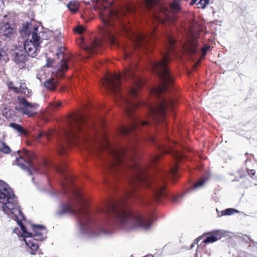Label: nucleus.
Instances as JSON below:
<instances>
[{
    "mask_svg": "<svg viewBox=\"0 0 257 257\" xmlns=\"http://www.w3.org/2000/svg\"><path fill=\"white\" fill-rule=\"evenodd\" d=\"M15 33V29L8 22H2L1 23L0 34L2 36L10 38Z\"/></svg>",
    "mask_w": 257,
    "mask_h": 257,
    "instance_id": "17",
    "label": "nucleus"
},
{
    "mask_svg": "<svg viewBox=\"0 0 257 257\" xmlns=\"http://www.w3.org/2000/svg\"><path fill=\"white\" fill-rule=\"evenodd\" d=\"M13 55L14 62L20 69H29L31 66L28 61L29 57L22 48L15 49Z\"/></svg>",
    "mask_w": 257,
    "mask_h": 257,
    "instance_id": "14",
    "label": "nucleus"
},
{
    "mask_svg": "<svg viewBox=\"0 0 257 257\" xmlns=\"http://www.w3.org/2000/svg\"><path fill=\"white\" fill-rule=\"evenodd\" d=\"M209 46H206L205 47L202 48V57L204 56L206 53L207 50L209 49Z\"/></svg>",
    "mask_w": 257,
    "mask_h": 257,
    "instance_id": "38",
    "label": "nucleus"
},
{
    "mask_svg": "<svg viewBox=\"0 0 257 257\" xmlns=\"http://www.w3.org/2000/svg\"><path fill=\"white\" fill-rule=\"evenodd\" d=\"M56 68L58 74H63L65 73L68 69L66 59L63 58L57 65Z\"/></svg>",
    "mask_w": 257,
    "mask_h": 257,
    "instance_id": "21",
    "label": "nucleus"
},
{
    "mask_svg": "<svg viewBox=\"0 0 257 257\" xmlns=\"http://www.w3.org/2000/svg\"><path fill=\"white\" fill-rule=\"evenodd\" d=\"M50 31L52 33L54 39H55L56 41H60L63 38V36L61 34V32L59 31V30H50Z\"/></svg>",
    "mask_w": 257,
    "mask_h": 257,
    "instance_id": "27",
    "label": "nucleus"
},
{
    "mask_svg": "<svg viewBox=\"0 0 257 257\" xmlns=\"http://www.w3.org/2000/svg\"><path fill=\"white\" fill-rule=\"evenodd\" d=\"M206 179H202L198 181L196 184L194 185L193 188L197 189L202 187L203 186V185L206 183Z\"/></svg>",
    "mask_w": 257,
    "mask_h": 257,
    "instance_id": "30",
    "label": "nucleus"
},
{
    "mask_svg": "<svg viewBox=\"0 0 257 257\" xmlns=\"http://www.w3.org/2000/svg\"><path fill=\"white\" fill-rule=\"evenodd\" d=\"M10 127L13 128L15 131L19 133L20 135H27V132L20 124L12 122L9 125Z\"/></svg>",
    "mask_w": 257,
    "mask_h": 257,
    "instance_id": "24",
    "label": "nucleus"
},
{
    "mask_svg": "<svg viewBox=\"0 0 257 257\" xmlns=\"http://www.w3.org/2000/svg\"><path fill=\"white\" fill-rule=\"evenodd\" d=\"M166 40L167 41V47L168 50H170L171 49V47H172L173 45L175 43L174 39L172 38L171 35L167 34L166 35Z\"/></svg>",
    "mask_w": 257,
    "mask_h": 257,
    "instance_id": "29",
    "label": "nucleus"
},
{
    "mask_svg": "<svg viewBox=\"0 0 257 257\" xmlns=\"http://www.w3.org/2000/svg\"><path fill=\"white\" fill-rule=\"evenodd\" d=\"M177 167L176 166H174L173 167V168H172L171 170V173L175 176V172H176V171L177 170Z\"/></svg>",
    "mask_w": 257,
    "mask_h": 257,
    "instance_id": "40",
    "label": "nucleus"
},
{
    "mask_svg": "<svg viewBox=\"0 0 257 257\" xmlns=\"http://www.w3.org/2000/svg\"><path fill=\"white\" fill-rule=\"evenodd\" d=\"M0 151L5 154H9L11 151V149L5 143L0 142Z\"/></svg>",
    "mask_w": 257,
    "mask_h": 257,
    "instance_id": "28",
    "label": "nucleus"
},
{
    "mask_svg": "<svg viewBox=\"0 0 257 257\" xmlns=\"http://www.w3.org/2000/svg\"><path fill=\"white\" fill-rule=\"evenodd\" d=\"M217 212H218V216H222L223 215H230L234 213L237 212L238 211L232 208H228L221 212L220 213L218 212V210L216 209Z\"/></svg>",
    "mask_w": 257,
    "mask_h": 257,
    "instance_id": "26",
    "label": "nucleus"
},
{
    "mask_svg": "<svg viewBox=\"0 0 257 257\" xmlns=\"http://www.w3.org/2000/svg\"><path fill=\"white\" fill-rule=\"evenodd\" d=\"M197 1H198V0H192V1H191V3H190V5L191 6L193 5L194 4H195L196 3V2H197Z\"/></svg>",
    "mask_w": 257,
    "mask_h": 257,
    "instance_id": "42",
    "label": "nucleus"
},
{
    "mask_svg": "<svg viewBox=\"0 0 257 257\" xmlns=\"http://www.w3.org/2000/svg\"><path fill=\"white\" fill-rule=\"evenodd\" d=\"M210 0H200L197 5L199 6L198 8H201L202 9L205 8V7L209 4Z\"/></svg>",
    "mask_w": 257,
    "mask_h": 257,
    "instance_id": "33",
    "label": "nucleus"
},
{
    "mask_svg": "<svg viewBox=\"0 0 257 257\" xmlns=\"http://www.w3.org/2000/svg\"><path fill=\"white\" fill-rule=\"evenodd\" d=\"M148 123V122L141 120L138 118L134 117L133 119L132 122L128 127L122 126L120 129V132L123 135H126L130 133L132 130L137 128L138 126L141 125H145Z\"/></svg>",
    "mask_w": 257,
    "mask_h": 257,
    "instance_id": "16",
    "label": "nucleus"
},
{
    "mask_svg": "<svg viewBox=\"0 0 257 257\" xmlns=\"http://www.w3.org/2000/svg\"><path fill=\"white\" fill-rule=\"evenodd\" d=\"M76 31L79 33H81L84 31V29L81 27H78L76 28Z\"/></svg>",
    "mask_w": 257,
    "mask_h": 257,
    "instance_id": "39",
    "label": "nucleus"
},
{
    "mask_svg": "<svg viewBox=\"0 0 257 257\" xmlns=\"http://www.w3.org/2000/svg\"><path fill=\"white\" fill-rule=\"evenodd\" d=\"M46 88L50 90H54L57 86V81L54 78H50L44 83Z\"/></svg>",
    "mask_w": 257,
    "mask_h": 257,
    "instance_id": "25",
    "label": "nucleus"
},
{
    "mask_svg": "<svg viewBox=\"0 0 257 257\" xmlns=\"http://www.w3.org/2000/svg\"><path fill=\"white\" fill-rule=\"evenodd\" d=\"M15 161L13 164L19 166L24 170H27L30 175L32 174V171H36L29 160V154L26 151H18L15 154Z\"/></svg>",
    "mask_w": 257,
    "mask_h": 257,
    "instance_id": "13",
    "label": "nucleus"
},
{
    "mask_svg": "<svg viewBox=\"0 0 257 257\" xmlns=\"http://www.w3.org/2000/svg\"><path fill=\"white\" fill-rule=\"evenodd\" d=\"M50 135V134L49 133H46V132H41L39 134V135L37 138V140L38 141L39 138H40L41 137H42L43 136H46L47 138V139H49V137Z\"/></svg>",
    "mask_w": 257,
    "mask_h": 257,
    "instance_id": "35",
    "label": "nucleus"
},
{
    "mask_svg": "<svg viewBox=\"0 0 257 257\" xmlns=\"http://www.w3.org/2000/svg\"><path fill=\"white\" fill-rule=\"evenodd\" d=\"M23 37L29 35L31 36L30 39L25 41L24 50L30 57L36 56L40 48V44L42 41V32H39L38 27L32 26L31 24H26L23 25L20 30Z\"/></svg>",
    "mask_w": 257,
    "mask_h": 257,
    "instance_id": "7",
    "label": "nucleus"
},
{
    "mask_svg": "<svg viewBox=\"0 0 257 257\" xmlns=\"http://www.w3.org/2000/svg\"><path fill=\"white\" fill-rule=\"evenodd\" d=\"M197 39L194 37L188 39L187 42L184 45L183 48L186 53L192 54L196 51V46L197 45Z\"/></svg>",
    "mask_w": 257,
    "mask_h": 257,
    "instance_id": "19",
    "label": "nucleus"
},
{
    "mask_svg": "<svg viewBox=\"0 0 257 257\" xmlns=\"http://www.w3.org/2000/svg\"><path fill=\"white\" fill-rule=\"evenodd\" d=\"M135 11L133 6H128L123 10L118 12L109 8H105L101 10L100 17L104 26L100 30V33L104 39H107L112 45H116L114 37L115 29L114 21L120 20L126 13H132Z\"/></svg>",
    "mask_w": 257,
    "mask_h": 257,
    "instance_id": "5",
    "label": "nucleus"
},
{
    "mask_svg": "<svg viewBox=\"0 0 257 257\" xmlns=\"http://www.w3.org/2000/svg\"><path fill=\"white\" fill-rule=\"evenodd\" d=\"M85 121V118L81 114H78L71 118L69 129L66 132V140L68 143H75L76 141L79 139L78 133L83 131Z\"/></svg>",
    "mask_w": 257,
    "mask_h": 257,
    "instance_id": "10",
    "label": "nucleus"
},
{
    "mask_svg": "<svg viewBox=\"0 0 257 257\" xmlns=\"http://www.w3.org/2000/svg\"><path fill=\"white\" fill-rule=\"evenodd\" d=\"M32 91L29 90L24 82H21L18 87V93L24 94L25 96L29 97L31 95Z\"/></svg>",
    "mask_w": 257,
    "mask_h": 257,
    "instance_id": "23",
    "label": "nucleus"
},
{
    "mask_svg": "<svg viewBox=\"0 0 257 257\" xmlns=\"http://www.w3.org/2000/svg\"><path fill=\"white\" fill-rule=\"evenodd\" d=\"M61 105V102H57L54 103L52 104V107L54 109H58L60 107Z\"/></svg>",
    "mask_w": 257,
    "mask_h": 257,
    "instance_id": "36",
    "label": "nucleus"
},
{
    "mask_svg": "<svg viewBox=\"0 0 257 257\" xmlns=\"http://www.w3.org/2000/svg\"><path fill=\"white\" fill-rule=\"evenodd\" d=\"M193 246H194V244H192L191 245V248H192Z\"/></svg>",
    "mask_w": 257,
    "mask_h": 257,
    "instance_id": "49",
    "label": "nucleus"
},
{
    "mask_svg": "<svg viewBox=\"0 0 257 257\" xmlns=\"http://www.w3.org/2000/svg\"><path fill=\"white\" fill-rule=\"evenodd\" d=\"M168 55L167 52L163 55L161 60L152 64V69L157 74L161 81V86L153 90L154 93L157 95H160L165 91L167 87L173 82V78L170 74L167 66L169 61Z\"/></svg>",
    "mask_w": 257,
    "mask_h": 257,
    "instance_id": "8",
    "label": "nucleus"
},
{
    "mask_svg": "<svg viewBox=\"0 0 257 257\" xmlns=\"http://www.w3.org/2000/svg\"><path fill=\"white\" fill-rule=\"evenodd\" d=\"M250 173H251L252 175H254V174H255V171H254V170H250Z\"/></svg>",
    "mask_w": 257,
    "mask_h": 257,
    "instance_id": "43",
    "label": "nucleus"
},
{
    "mask_svg": "<svg viewBox=\"0 0 257 257\" xmlns=\"http://www.w3.org/2000/svg\"><path fill=\"white\" fill-rule=\"evenodd\" d=\"M64 49L65 48L62 47H59L58 48V52L57 53L56 55L58 58H60V56L63 55Z\"/></svg>",
    "mask_w": 257,
    "mask_h": 257,
    "instance_id": "34",
    "label": "nucleus"
},
{
    "mask_svg": "<svg viewBox=\"0 0 257 257\" xmlns=\"http://www.w3.org/2000/svg\"><path fill=\"white\" fill-rule=\"evenodd\" d=\"M8 88L12 91L18 93V87L15 86L14 83L11 81H8L7 83Z\"/></svg>",
    "mask_w": 257,
    "mask_h": 257,
    "instance_id": "31",
    "label": "nucleus"
},
{
    "mask_svg": "<svg viewBox=\"0 0 257 257\" xmlns=\"http://www.w3.org/2000/svg\"><path fill=\"white\" fill-rule=\"evenodd\" d=\"M124 29H125V31H128V29L127 28H125Z\"/></svg>",
    "mask_w": 257,
    "mask_h": 257,
    "instance_id": "48",
    "label": "nucleus"
},
{
    "mask_svg": "<svg viewBox=\"0 0 257 257\" xmlns=\"http://www.w3.org/2000/svg\"><path fill=\"white\" fill-rule=\"evenodd\" d=\"M220 233L219 231H215L207 234H204L200 236L197 242L201 239H203V242L205 243H213L220 238Z\"/></svg>",
    "mask_w": 257,
    "mask_h": 257,
    "instance_id": "18",
    "label": "nucleus"
},
{
    "mask_svg": "<svg viewBox=\"0 0 257 257\" xmlns=\"http://www.w3.org/2000/svg\"><path fill=\"white\" fill-rule=\"evenodd\" d=\"M59 216L64 214H74L78 217L79 220L78 229L81 234L86 235L88 236H96L100 234H108L109 232L104 228L99 229L97 232L93 234L89 235L91 231L89 225V217L86 210L79 208L77 210L73 209L69 204L62 205L57 212Z\"/></svg>",
    "mask_w": 257,
    "mask_h": 257,
    "instance_id": "6",
    "label": "nucleus"
},
{
    "mask_svg": "<svg viewBox=\"0 0 257 257\" xmlns=\"http://www.w3.org/2000/svg\"><path fill=\"white\" fill-rule=\"evenodd\" d=\"M105 213L111 212L118 218L120 226L124 228L138 227L148 229L151 225L150 218L138 213H132L121 203H112L104 211Z\"/></svg>",
    "mask_w": 257,
    "mask_h": 257,
    "instance_id": "4",
    "label": "nucleus"
},
{
    "mask_svg": "<svg viewBox=\"0 0 257 257\" xmlns=\"http://www.w3.org/2000/svg\"><path fill=\"white\" fill-rule=\"evenodd\" d=\"M39 106L37 103L30 102L24 97L18 96L15 109L19 113L33 117L37 114Z\"/></svg>",
    "mask_w": 257,
    "mask_h": 257,
    "instance_id": "12",
    "label": "nucleus"
},
{
    "mask_svg": "<svg viewBox=\"0 0 257 257\" xmlns=\"http://www.w3.org/2000/svg\"><path fill=\"white\" fill-rule=\"evenodd\" d=\"M0 206L9 218L17 222L20 226L21 236L24 237L26 246L30 249L31 254H36L38 248L36 240H42L45 238L46 228L42 225H33V233H30L24 226L22 221L25 220L24 215L18 204L17 198L10 187L2 180H0Z\"/></svg>",
    "mask_w": 257,
    "mask_h": 257,
    "instance_id": "2",
    "label": "nucleus"
},
{
    "mask_svg": "<svg viewBox=\"0 0 257 257\" xmlns=\"http://www.w3.org/2000/svg\"><path fill=\"white\" fill-rule=\"evenodd\" d=\"M163 151L166 153H172L176 160H180L184 157L183 155L176 150H174L171 146H164Z\"/></svg>",
    "mask_w": 257,
    "mask_h": 257,
    "instance_id": "22",
    "label": "nucleus"
},
{
    "mask_svg": "<svg viewBox=\"0 0 257 257\" xmlns=\"http://www.w3.org/2000/svg\"><path fill=\"white\" fill-rule=\"evenodd\" d=\"M85 147L94 153L98 154L102 149H105L110 158L107 160V168L112 171H121L127 169L131 171L128 178V183L131 188L127 192V195L131 194L132 190L143 186L149 187L152 192L154 199L159 201V198L165 195L164 181L162 177L153 179L147 174L148 167L139 164L136 161L126 162L123 157L126 153L124 148L110 146L106 139L98 140L92 137H85L81 139Z\"/></svg>",
    "mask_w": 257,
    "mask_h": 257,
    "instance_id": "1",
    "label": "nucleus"
},
{
    "mask_svg": "<svg viewBox=\"0 0 257 257\" xmlns=\"http://www.w3.org/2000/svg\"><path fill=\"white\" fill-rule=\"evenodd\" d=\"M52 63V61H51V63H49V61H48V63H47V65L48 66H50V65H51Z\"/></svg>",
    "mask_w": 257,
    "mask_h": 257,
    "instance_id": "45",
    "label": "nucleus"
},
{
    "mask_svg": "<svg viewBox=\"0 0 257 257\" xmlns=\"http://www.w3.org/2000/svg\"><path fill=\"white\" fill-rule=\"evenodd\" d=\"M56 169L57 171L58 172H59L60 174H62L63 172V170L64 168V167L63 166H56Z\"/></svg>",
    "mask_w": 257,
    "mask_h": 257,
    "instance_id": "37",
    "label": "nucleus"
},
{
    "mask_svg": "<svg viewBox=\"0 0 257 257\" xmlns=\"http://www.w3.org/2000/svg\"><path fill=\"white\" fill-rule=\"evenodd\" d=\"M174 101L170 98H160L158 103L154 106L149 105L150 117L155 121L163 118L165 115V110L172 106Z\"/></svg>",
    "mask_w": 257,
    "mask_h": 257,
    "instance_id": "11",
    "label": "nucleus"
},
{
    "mask_svg": "<svg viewBox=\"0 0 257 257\" xmlns=\"http://www.w3.org/2000/svg\"><path fill=\"white\" fill-rule=\"evenodd\" d=\"M145 257H153V256L152 255H151V254H150V255H147V256H146Z\"/></svg>",
    "mask_w": 257,
    "mask_h": 257,
    "instance_id": "47",
    "label": "nucleus"
},
{
    "mask_svg": "<svg viewBox=\"0 0 257 257\" xmlns=\"http://www.w3.org/2000/svg\"><path fill=\"white\" fill-rule=\"evenodd\" d=\"M102 45L101 42L99 40H93L87 46L84 47V50L89 54H93L97 50L101 48Z\"/></svg>",
    "mask_w": 257,
    "mask_h": 257,
    "instance_id": "20",
    "label": "nucleus"
},
{
    "mask_svg": "<svg viewBox=\"0 0 257 257\" xmlns=\"http://www.w3.org/2000/svg\"><path fill=\"white\" fill-rule=\"evenodd\" d=\"M145 6L150 9L155 6L157 7L155 12H153L152 15L155 20L157 22L163 23L165 21L172 22L176 19L174 12L180 9V5L177 3L174 2L170 5V9H167L162 6H157V0H142Z\"/></svg>",
    "mask_w": 257,
    "mask_h": 257,
    "instance_id": "9",
    "label": "nucleus"
},
{
    "mask_svg": "<svg viewBox=\"0 0 257 257\" xmlns=\"http://www.w3.org/2000/svg\"><path fill=\"white\" fill-rule=\"evenodd\" d=\"M68 8L71 11H72L73 12H76L78 9L77 4L75 3L72 2H70L68 5Z\"/></svg>",
    "mask_w": 257,
    "mask_h": 257,
    "instance_id": "32",
    "label": "nucleus"
},
{
    "mask_svg": "<svg viewBox=\"0 0 257 257\" xmlns=\"http://www.w3.org/2000/svg\"><path fill=\"white\" fill-rule=\"evenodd\" d=\"M3 60H4V61H6V59L5 58H4Z\"/></svg>",
    "mask_w": 257,
    "mask_h": 257,
    "instance_id": "50",
    "label": "nucleus"
},
{
    "mask_svg": "<svg viewBox=\"0 0 257 257\" xmlns=\"http://www.w3.org/2000/svg\"><path fill=\"white\" fill-rule=\"evenodd\" d=\"M151 37L152 34L146 35L141 33L133 34V39L135 42V47L146 48V45Z\"/></svg>",
    "mask_w": 257,
    "mask_h": 257,
    "instance_id": "15",
    "label": "nucleus"
},
{
    "mask_svg": "<svg viewBox=\"0 0 257 257\" xmlns=\"http://www.w3.org/2000/svg\"><path fill=\"white\" fill-rule=\"evenodd\" d=\"M74 193H75V194L76 195H78V194H79V191H78L77 190H76L75 191V192H74Z\"/></svg>",
    "mask_w": 257,
    "mask_h": 257,
    "instance_id": "44",
    "label": "nucleus"
},
{
    "mask_svg": "<svg viewBox=\"0 0 257 257\" xmlns=\"http://www.w3.org/2000/svg\"><path fill=\"white\" fill-rule=\"evenodd\" d=\"M159 157L158 156L154 157L152 159V162H155L157 161V160H158L159 159Z\"/></svg>",
    "mask_w": 257,
    "mask_h": 257,
    "instance_id": "41",
    "label": "nucleus"
},
{
    "mask_svg": "<svg viewBox=\"0 0 257 257\" xmlns=\"http://www.w3.org/2000/svg\"><path fill=\"white\" fill-rule=\"evenodd\" d=\"M123 77L130 79L132 86L126 94L120 92L119 74H108L104 79L103 85L107 92L113 96L116 102L124 108L125 113L131 115L134 109L138 105L137 99L139 89L143 85V81L138 75L135 74L132 70L127 69L124 72Z\"/></svg>",
    "mask_w": 257,
    "mask_h": 257,
    "instance_id": "3",
    "label": "nucleus"
},
{
    "mask_svg": "<svg viewBox=\"0 0 257 257\" xmlns=\"http://www.w3.org/2000/svg\"><path fill=\"white\" fill-rule=\"evenodd\" d=\"M62 185L63 186V187H66V184L65 183H62Z\"/></svg>",
    "mask_w": 257,
    "mask_h": 257,
    "instance_id": "46",
    "label": "nucleus"
}]
</instances>
